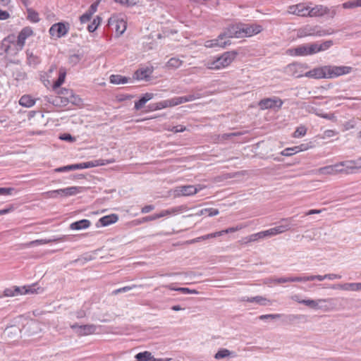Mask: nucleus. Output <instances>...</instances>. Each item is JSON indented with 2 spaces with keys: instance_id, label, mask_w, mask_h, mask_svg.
<instances>
[{
  "instance_id": "nucleus-7",
  "label": "nucleus",
  "mask_w": 361,
  "mask_h": 361,
  "mask_svg": "<svg viewBox=\"0 0 361 361\" xmlns=\"http://www.w3.org/2000/svg\"><path fill=\"white\" fill-rule=\"evenodd\" d=\"M328 78H334L341 75H347L352 71V67L346 66H326Z\"/></svg>"
},
{
  "instance_id": "nucleus-35",
  "label": "nucleus",
  "mask_w": 361,
  "mask_h": 361,
  "mask_svg": "<svg viewBox=\"0 0 361 361\" xmlns=\"http://www.w3.org/2000/svg\"><path fill=\"white\" fill-rule=\"evenodd\" d=\"M102 22V18L99 16H97L93 19L92 23L88 25L87 30L90 32H94Z\"/></svg>"
},
{
  "instance_id": "nucleus-9",
  "label": "nucleus",
  "mask_w": 361,
  "mask_h": 361,
  "mask_svg": "<svg viewBox=\"0 0 361 361\" xmlns=\"http://www.w3.org/2000/svg\"><path fill=\"white\" fill-rule=\"evenodd\" d=\"M204 187L201 185H182L177 187L174 190V195L177 196H188L197 193L202 190Z\"/></svg>"
},
{
  "instance_id": "nucleus-55",
  "label": "nucleus",
  "mask_w": 361,
  "mask_h": 361,
  "mask_svg": "<svg viewBox=\"0 0 361 361\" xmlns=\"http://www.w3.org/2000/svg\"><path fill=\"white\" fill-rule=\"evenodd\" d=\"M263 238H264V233H263V231H261V232L251 235L249 238V240L250 241H255V240H257L258 239Z\"/></svg>"
},
{
  "instance_id": "nucleus-58",
  "label": "nucleus",
  "mask_w": 361,
  "mask_h": 361,
  "mask_svg": "<svg viewBox=\"0 0 361 361\" xmlns=\"http://www.w3.org/2000/svg\"><path fill=\"white\" fill-rule=\"evenodd\" d=\"M274 231H276V234H279V233H282L283 232H285L286 231L288 230V226L286 225V226H276L274 227Z\"/></svg>"
},
{
  "instance_id": "nucleus-34",
  "label": "nucleus",
  "mask_w": 361,
  "mask_h": 361,
  "mask_svg": "<svg viewBox=\"0 0 361 361\" xmlns=\"http://www.w3.org/2000/svg\"><path fill=\"white\" fill-rule=\"evenodd\" d=\"M66 95L68 97L69 103L78 106L82 104V99L79 97V96L75 94L73 91H66Z\"/></svg>"
},
{
  "instance_id": "nucleus-56",
  "label": "nucleus",
  "mask_w": 361,
  "mask_h": 361,
  "mask_svg": "<svg viewBox=\"0 0 361 361\" xmlns=\"http://www.w3.org/2000/svg\"><path fill=\"white\" fill-rule=\"evenodd\" d=\"M59 138L61 140H65V141H68L70 142H73L75 141V137H73L71 134H68V133L61 135L59 137Z\"/></svg>"
},
{
  "instance_id": "nucleus-19",
  "label": "nucleus",
  "mask_w": 361,
  "mask_h": 361,
  "mask_svg": "<svg viewBox=\"0 0 361 361\" xmlns=\"http://www.w3.org/2000/svg\"><path fill=\"white\" fill-rule=\"evenodd\" d=\"M118 219V217L116 214H112L110 215H106L100 218L96 223L95 226L97 228L108 226L112 224L116 223Z\"/></svg>"
},
{
  "instance_id": "nucleus-41",
  "label": "nucleus",
  "mask_w": 361,
  "mask_h": 361,
  "mask_svg": "<svg viewBox=\"0 0 361 361\" xmlns=\"http://www.w3.org/2000/svg\"><path fill=\"white\" fill-rule=\"evenodd\" d=\"M307 133V128L304 126H298L295 132L293 133V137L296 138H299L305 135Z\"/></svg>"
},
{
  "instance_id": "nucleus-13",
  "label": "nucleus",
  "mask_w": 361,
  "mask_h": 361,
  "mask_svg": "<svg viewBox=\"0 0 361 361\" xmlns=\"http://www.w3.org/2000/svg\"><path fill=\"white\" fill-rule=\"evenodd\" d=\"M71 329L75 330V332L78 336H87L94 334L96 331L97 327L94 324L78 325L74 324L71 326Z\"/></svg>"
},
{
  "instance_id": "nucleus-21",
  "label": "nucleus",
  "mask_w": 361,
  "mask_h": 361,
  "mask_svg": "<svg viewBox=\"0 0 361 361\" xmlns=\"http://www.w3.org/2000/svg\"><path fill=\"white\" fill-rule=\"evenodd\" d=\"M113 162H114V161L98 159V160H94V161H92L77 164V166L78 167V169H88V168H92V167L98 166H104L106 164H110V163H113Z\"/></svg>"
},
{
  "instance_id": "nucleus-46",
  "label": "nucleus",
  "mask_w": 361,
  "mask_h": 361,
  "mask_svg": "<svg viewBox=\"0 0 361 361\" xmlns=\"http://www.w3.org/2000/svg\"><path fill=\"white\" fill-rule=\"evenodd\" d=\"M219 236H221V233L214 232L212 233H209V234H207L204 235L197 237V238H198V241L200 242L202 240H208V239H211V238H216V237H219Z\"/></svg>"
},
{
  "instance_id": "nucleus-33",
  "label": "nucleus",
  "mask_w": 361,
  "mask_h": 361,
  "mask_svg": "<svg viewBox=\"0 0 361 361\" xmlns=\"http://www.w3.org/2000/svg\"><path fill=\"white\" fill-rule=\"evenodd\" d=\"M200 97H201L200 94H189V95L183 96V97H177V99H178V104H183L185 102L194 101Z\"/></svg>"
},
{
  "instance_id": "nucleus-39",
  "label": "nucleus",
  "mask_w": 361,
  "mask_h": 361,
  "mask_svg": "<svg viewBox=\"0 0 361 361\" xmlns=\"http://www.w3.org/2000/svg\"><path fill=\"white\" fill-rule=\"evenodd\" d=\"M65 78H66V72L60 71L59 78L54 82V83L53 85V88L56 89V88L59 87L64 82Z\"/></svg>"
},
{
  "instance_id": "nucleus-49",
  "label": "nucleus",
  "mask_w": 361,
  "mask_h": 361,
  "mask_svg": "<svg viewBox=\"0 0 361 361\" xmlns=\"http://www.w3.org/2000/svg\"><path fill=\"white\" fill-rule=\"evenodd\" d=\"M281 317V314H262L259 317L260 320H267V319H275Z\"/></svg>"
},
{
  "instance_id": "nucleus-60",
  "label": "nucleus",
  "mask_w": 361,
  "mask_h": 361,
  "mask_svg": "<svg viewBox=\"0 0 361 361\" xmlns=\"http://www.w3.org/2000/svg\"><path fill=\"white\" fill-rule=\"evenodd\" d=\"M4 294L6 297L15 296L14 287L10 288H6L4 291Z\"/></svg>"
},
{
  "instance_id": "nucleus-29",
  "label": "nucleus",
  "mask_w": 361,
  "mask_h": 361,
  "mask_svg": "<svg viewBox=\"0 0 361 361\" xmlns=\"http://www.w3.org/2000/svg\"><path fill=\"white\" fill-rule=\"evenodd\" d=\"M35 104V100L29 94L23 95L19 100V104L27 108L32 107Z\"/></svg>"
},
{
  "instance_id": "nucleus-8",
  "label": "nucleus",
  "mask_w": 361,
  "mask_h": 361,
  "mask_svg": "<svg viewBox=\"0 0 361 361\" xmlns=\"http://www.w3.org/2000/svg\"><path fill=\"white\" fill-rule=\"evenodd\" d=\"M309 4H312L300 3L289 6L288 7L287 12L289 14L295 15L300 17H307Z\"/></svg>"
},
{
  "instance_id": "nucleus-37",
  "label": "nucleus",
  "mask_w": 361,
  "mask_h": 361,
  "mask_svg": "<svg viewBox=\"0 0 361 361\" xmlns=\"http://www.w3.org/2000/svg\"><path fill=\"white\" fill-rule=\"evenodd\" d=\"M27 63L30 66H36L40 63V59L37 56L34 55L32 53H27Z\"/></svg>"
},
{
  "instance_id": "nucleus-14",
  "label": "nucleus",
  "mask_w": 361,
  "mask_h": 361,
  "mask_svg": "<svg viewBox=\"0 0 361 361\" xmlns=\"http://www.w3.org/2000/svg\"><path fill=\"white\" fill-rule=\"evenodd\" d=\"M326 69V66L315 68L304 73V76L314 79L328 78Z\"/></svg>"
},
{
  "instance_id": "nucleus-5",
  "label": "nucleus",
  "mask_w": 361,
  "mask_h": 361,
  "mask_svg": "<svg viewBox=\"0 0 361 361\" xmlns=\"http://www.w3.org/2000/svg\"><path fill=\"white\" fill-rule=\"evenodd\" d=\"M108 25L115 30L118 36L124 33L127 27V23L121 15H113L109 18Z\"/></svg>"
},
{
  "instance_id": "nucleus-50",
  "label": "nucleus",
  "mask_w": 361,
  "mask_h": 361,
  "mask_svg": "<svg viewBox=\"0 0 361 361\" xmlns=\"http://www.w3.org/2000/svg\"><path fill=\"white\" fill-rule=\"evenodd\" d=\"M137 0H114L115 2L119 3L127 6H132L136 4Z\"/></svg>"
},
{
  "instance_id": "nucleus-40",
  "label": "nucleus",
  "mask_w": 361,
  "mask_h": 361,
  "mask_svg": "<svg viewBox=\"0 0 361 361\" xmlns=\"http://www.w3.org/2000/svg\"><path fill=\"white\" fill-rule=\"evenodd\" d=\"M182 64V61L177 58H171L166 63V66L171 68H177Z\"/></svg>"
},
{
  "instance_id": "nucleus-63",
  "label": "nucleus",
  "mask_w": 361,
  "mask_h": 361,
  "mask_svg": "<svg viewBox=\"0 0 361 361\" xmlns=\"http://www.w3.org/2000/svg\"><path fill=\"white\" fill-rule=\"evenodd\" d=\"M274 230H275L274 228H271L269 230L264 231L263 233H264V238L277 235Z\"/></svg>"
},
{
  "instance_id": "nucleus-3",
  "label": "nucleus",
  "mask_w": 361,
  "mask_h": 361,
  "mask_svg": "<svg viewBox=\"0 0 361 361\" xmlns=\"http://www.w3.org/2000/svg\"><path fill=\"white\" fill-rule=\"evenodd\" d=\"M237 52L235 51L224 52L219 57H214L205 62L204 66L210 70H220L228 67L235 59Z\"/></svg>"
},
{
  "instance_id": "nucleus-48",
  "label": "nucleus",
  "mask_w": 361,
  "mask_h": 361,
  "mask_svg": "<svg viewBox=\"0 0 361 361\" xmlns=\"http://www.w3.org/2000/svg\"><path fill=\"white\" fill-rule=\"evenodd\" d=\"M332 40H326L323 43L319 44V51H324L329 49L333 45Z\"/></svg>"
},
{
  "instance_id": "nucleus-30",
  "label": "nucleus",
  "mask_w": 361,
  "mask_h": 361,
  "mask_svg": "<svg viewBox=\"0 0 361 361\" xmlns=\"http://www.w3.org/2000/svg\"><path fill=\"white\" fill-rule=\"evenodd\" d=\"M325 300L319 299V300H312V299H307V300H302L300 302V304H303L310 308L312 310H319L320 309L319 302H325Z\"/></svg>"
},
{
  "instance_id": "nucleus-45",
  "label": "nucleus",
  "mask_w": 361,
  "mask_h": 361,
  "mask_svg": "<svg viewBox=\"0 0 361 361\" xmlns=\"http://www.w3.org/2000/svg\"><path fill=\"white\" fill-rule=\"evenodd\" d=\"M307 45H308V51H309L310 55H312V54H317L318 52H320L319 48V44L311 43V44H307Z\"/></svg>"
},
{
  "instance_id": "nucleus-42",
  "label": "nucleus",
  "mask_w": 361,
  "mask_h": 361,
  "mask_svg": "<svg viewBox=\"0 0 361 361\" xmlns=\"http://www.w3.org/2000/svg\"><path fill=\"white\" fill-rule=\"evenodd\" d=\"M53 102L56 105L61 104L62 106H66L68 104H69L68 97L67 95L66 97L59 96L56 97Z\"/></svg>"
},
{
  "instance_id": "nucleus-53",
  "label": "nucleus",
  "mask_w": 361,
  "mask_h": 361,
  "mask_svg": "<svg viewBox=\"0 0 361 361\" xmlns=\"http://www.w3.org/2000/svg\"><path fill=\"white\" fill-rule=\"evenodd\" d=\"M92 16V15L91 14V13L86 11L84 14H82L80 16V20L81 23H85L90 20Z\"/></svg>"
},
{
  "instance_id": "nucleus-64",
  "label": "nucleus",
  "mask_w": 361,
  "mask_h": 361,
  "mask_svg": "<svg viewBox=\"0 0 361 361\" xmlns=\"http://www.w3.org/2000/svg\"><path fill=\"white\" fill-rule=\"evenodd\" d=\"M10 14L6 11H2L0 9V20H4L9 18Z\"/></svg>"
},
{
  "instance_id": "nucleus-2",
  "label": "nucleus",
  "mask_w": 361,
  "mask_h": 361,
  "mask_svg": "<svg viewBox=\"0 0 361 361\" xmlns=\"http://www.w3.org/2000/svg\"><path fill=\"white\" fill-rule=\"evenodd\" d=\"M334 33L331 28H325L318 25H305L299 28L297 31V36L299 38L306 37H322Z\"/></svg>"
},
{
  "instance_id": "nucleus-27",
  "label": "nucleus",
  "mask_w": 361,
  "mask_h": 361,
  "mask_svg": "<svg viewBox=\"0 0 361 361\" xmlns=\"http://www.w3.org/2000/svg\"><path fill=\"white\" fill-rule=\"evenodd\" d=\"M153 98V94L145 93L138 101L135 102L134 108L135 110L141 109L145 104Z\"/></svg>"
},
{
  "instance_id": "nucleus-1",
  "label": "nucleus",
  "mask_w": 361,
  "mask_h": 361,
  "mask_svg": "<svg viewBox=\"0 0 361 361\" xmlns=\"http://www.w3.org/2000/svg\"><path fill=\"white\" fill-rule=\"evenodd\" d=\"M355 169H361V159L345 161L334 165L326 166L318 169L317 173L322 175H336L338 173H349Z\"/></svg>"
},
{
  "instance_id": "nucleus-54",
  "label": "nucleus",
  "mask_w": 361,
  "mask_h": 361,
  "mask_svg": "<svg viewBox=\"0 0 361 361\" xmlns=\"http://www.w3.org/2000/svg\"><path fill=\"white\" fill-rule=\"evenodd\" d=\"M343 7L344 8H353L355 7H358L357 5V0L349 1L343 4Z\"/></svg>"
},
{
  "instance_id": "nucleus-59",
  "label": "nucleus",
  "mask_w": 361,
  "mask_h": 361,
  "mask_svg": "<svg viewBox=\"0 0 361 361\" xmlns=\"http://www.w3.org/2000/svg\"><path fill=\"white\" fill-rule=\"evenodd\" d=\"M296 154L295 152L294 151L293 148L291 147V148H286L285 149H283L281 152V154L283 155V156H291L293 154Z\"/></svg>"
},
{
  "instance_id": "nucleus-52",
  "label": "nucleus",
  "mask_w": 361,
  "mask_h": 361,
  "mask_svg": "<svg viewBox=\"0 0 361 361\" xmlns=\"http://www.w3.org/2000/svg\"><path fill=\"white\" fill-rule=\"evenodd\" d=\"M310 147V146L308 144H301V145L295 146L293 148L294 151L295 152V153H298L299 152L307 150Z\"/></svg>"
},
{
  "instance_id": "nucleus-20",
  "label": "nucleus",
  "mask_w": 361,
  "mask_h": 361,
  "mask_svg": "<svg viewBox=\"0 0 361 361\" xmlns=\"http://www.w3.org/2000/svg\"><path fill=\"white\" fill-rule=\"evenodd\" d=\"M33 35V30L30 27H25L22 29V30L20 32L18 39H17V44L19 45L21 48L24 46L25 40L29 37L32 36Z\"/></svg>"
},
{
  "instance_id": "nucleus-11",
  "label": "nucleus",
  "mask_w": 361,
  "mask_h": 361,
  "mask_svg": "<svg viewBox=\"0 0 361 361\" xmlns=\"http://www.w3.org/2000/svg\"><path fill=\"white\" fill-rule=\"evenodd\" d=\"M283 104V102L281 99L274 97L261 100L259 102V106L260 109L263 110L274 108H277L279 109H281Z\"/></svg>"
},
{
  "instance_id": "nucleus-28",
  "label": "nucleus",
  "mask_w": 361,
  "mask_h": 361,
  "mask_svg": "<svg viewBox=\"0 0 361 361\" xmlns=\"http://www.w3.org/2000/svg\"><path fill=\"white\" fill-rule=\"evenodd\" d=\"M185 209L186 207L181 205L180 207H176L171 209L163 210L159 212V216L160 218L166 215H176L178 214L182 213L183 211L185 210Z\"/></svg>"
},
{
  "instance_id": "nucleus-44",
  "label": "nucleus",
  "mask_w": 361,
  "mask_h": 361,
  "mask_svg": "<svg viewBox=\"0 0 361 361\" xmlns=\"http://www.w3.org/2000/svg\"><path fill=\"white\" fill-rule=\"evenodd\" d=\"M137 287V286L136 285H131V286H124V287L118 288L116 290H114L113 291V294L117 295V294H118L120 293H126V292L131 290H133V289H134V288H135Z\"/></svg>"
},
{
  "instance_id": "nucleus-36",
  "label": "nucleus",
  "mask_w": 361,
  "mask_h": 361,
  "mask_svg": "<svg viewBox=\"0 0 361 361\" xmlns=\"http://www.w3.org/2000/svg\"><path fill=\"white\" fill-rule=\"evenodd\" d=\"M27 18L32 23H38L40 20L39 14L32 8H27Z\"/></svg>"
},
{
  "instance_id": "nucleus-31",
  "label": "nucleus",
  "mask_w": 361,
  "mask_h": 361,
  "mask_svg": "<svg viewBox=\"0 0 361 361\" xmlns=\"http://www.w3.org/2000/svg\"><path fill=\"white\" fill-rule=\"evenodd\" d=\"M333 289H341L344 290L357 291V283H345L343 284H337L332 286Z\"/></svg>"
},
{
  "instance_id": "nucleus-47",
  "label": "nucleus",
  "mask_w": 361,
  "mask_h": 361,
  "mask_svg": "<svg viewBox=\"0 0 361 361\" xmlns=\"http://www.w3.org/2000/svg\"><path fill=\"white\" fill-rule=\"evenodd\" d=\"M170 290H176L178 291L183 294H192V293H197V292L195 290H191L188 288H172Z\"/></svg>"
},
{
  "instance_id": "nucleus-61",
  "label": "nucleus",
  "mask_w": 361,
  "mask_h": 361,
  "mask_svg": "<svg viewBox=\"0 0 361 361\" xmlns=\"http://www.w3.org/2000/svg\"><path fill=\"white\" fill-rule=\"evenodd\" d=\"M290 282H305L306 281L305 276H291L289 277Z\"/></svg>"
},
{
  "instance_id": "nucleus-16",
  "label": "nucleus",
  "mask_w": 361,
  "mask_h": 361,
  "mask_svg": "<svg viewBox=\"0 0 361 361\" xmlns=\"http://www.w3.org/2000/svg\"><path fill=\"white\" fill-rule=\"evenodd\" d=\"M329 11V9L323 5H316L314 7H311L309 5L307 17H321L327 14Z\"/></svg>"
},
{
  "instance_id": "nucleus-17",
  "label": "nucleus",
  "mask_w": 361,
  "mask_h": 361,
  "mask_svg": "<svg viewBox=\"0 0 361 361\" xmlns=\"http://www.w3.org/2000/svg\"><path fill=\"white\" fill-rule=\"evenodd\" d=\"M286 54L293 56H309L308 45L307 44H301L294 48L288 49Z\"/></svg>"
},
{
  "instance_id": "nucleus-18",
  "label": "nucleus",
  "mask_w": 361,
  "mask_h": 361,
  "mask_svg": "<svg viewBox=\"0 0 361 361\" xmlns=\"http://www.w3.org/2000/svg\"><path fill=\"white\" fill-rule=\"evenodd\" d=\"M225 39L231 41V38H242V35L240 34V28L238 25H232L228 27L223 32Z\"/></svg>"
},
{
  "instance_id": "nucleus-43",
  "label": "nucleus",
  "mask_w": 361,
  "mask_h": 361,
  "mask_svg": "<svg viewBox=\"0 0 361 361\" xmlns=\"http://www.w3.org/2000/svg\"><path fill=\"white\" fill-rule=\"evenodd\" d=\"M78 167L76 164L67 165L65 166L59 167L55 169L56 172H66L68 171L77 170Z\"/></svg>"
},
{
  "instance_id": "nucleus-15",
  "label": "nucleus",
  "mask_w": 361,
  "mask_h": 361,
  "mask_svg": "<svg viewBox=\"0 0 361 361\" xmlns=\"http://www.w3.org/2000/svg\"><path fill=\"white\" fill-rule=\"evenodd\" d=\"M302 68V66L300 63H291L285 67L284 72L288 75L300 78L304 76Z\"/></svg>"
},
{
  "instance_id": "nucleus-4",
  "label": "nucleus",
  "mask_w": 361,
  "mask_h": 361,
  "mask_svg": "<svg viewBox=\"0 0 361 361\" xmlns=\"http://www.w3.org/2000/svg\"><path fill=\"white\" fill-rule=\"evenodd\" d=\"M83 188L78 186H71L66 188L51 190L47 193V195L51 198L70 197L75 195L82 191Z\"/></svg>"
},
{
  "instance_id": "nucleus-6",
  "label": "nucleus",
  "mask_w": 361,
  "mask_h": 361,
  "mask_svg": "<svg viewBox=\"0 0 361 361\" xmlns=\"http://www.w3.org/2000/svg\"><path fill=\"white\" fill-rule=\"evenodd\" d=\"M69 29L70 25L68 23L59 22L52 25L49 32L51 37L61 38L67 35Z\"/></svg>"
},
{
  "instance_id": "nucleus-24",
  "label": "nucleus",
  "mask_w": 361,
  "mask_h": 361,
  "mask_svg": "<svg viewBox=\"0 0 361 361\" xmlns=\"http://www.w3.org/2000/svg\"><path fill=\"white\" fill-rule=\"evenodd\" d=\"M150 71L149 69H138L136 71L134 74L133 75V78H131V80H147L148 78H149Z\"/></svg>"
},
{
  "instance_id": "nucleus-32",
  "label": "nucleus",
  "mask_w": 361,
  "mask_h": 361,
  "mask_svg": "<svg viewBox=\"0 0 361 361\" xmlns=\"http://www.w3.org/2000/svg\"><path fill=\"white\" fill-rule=\"evenodd\" d=\"M176 105H178L177 97L159 102V109Z\"/></svg>"
},
{
  "instance_id": "nucleus-26",
  "label": "nucleus",
  "mask_w": 361,
  "mask_h": 361,
  "mask_svg": "<svg viewBox=\"0 0 361 361\" xmlns=\"http://www.w3.org/2000/svg\"><path fill=\"white\" fill-rule=\"evenodd\" d=\"M109 80L112 84L121 85L131 82V78L121 75H111L109 78Z\"/></svg>"
},
{
  "instance_id": "nucleus-25",
  "label": "nucleus",
  "mask_w": 361,
  "mask_h": 361,
  "mask_svg": "<svg viewBox=\"0 0 361 361\" xmlns=\"http://www.w3.org/2000/svg\"><path fill=\"white\" fill-rule=\"evenodd\" d=\"M35 285L30 286H14L15 296L18 295H23L26 293H38L37 290L35 288Z\"/></svg>"
},
{
  "instance_id": "nucleus-51",
  "label": "nucleus",
  "mask_w": 361,
  "mask_h": 361,
  "mask_svg": "<svg viewBox=\"0 0 361 361\" xmlns=\"http://www.w3.org/2000/svg\"><path fill=\"white\" fill-rule=\"evenodd\" d=\"M14 189L12 188H0V195L8 196L12 195Z\"/></svg>"
},
{
  "instance_id": "nucleus-38",
  "label": "nucleus",
  "mask_w": 361,
  "mask_h": 361,
  "mask_svg": "<svg viewBox=\"0 0 361 361\" xmlns=\"http://www.w3.org/2000/svg\"><path fill=\"white\" fill-rule=\"evenodd\" d=\"M231 354V352L226 348H222L218 350V352L215 354L214 358L216 360L223 359L228 357Z\"/></svg>"
},
{
  "instance_id": "nucleus-12",
  "label": "nucleus",
  "mask_w": 361,
  "mask_h": 361,
  "mask_svg": "<svg viewBox=\"0 0 361 361\" xmlns=\"http://www.w3.org/2000/svg\"><path fill=\"white\" fill-rule=\"evenodd\" d=\"M240 34L242 35V37H250L253 35L259 33L262 30V27L259 25H243L240 24Z\"/></svg>"
},
{
  "instance_id": "nucleus-62",
  "label": "nucleus",
  "mask_w": 361,
  "mask_h": 361,
  "mask_svg": "<svg viewBox=\"0 0 361 361\" xmlns=\"http://www.w3.org/2000/svg\"><path fill=\"white\" fill-rule=\"evenodd\" d=\"M276 283H283L290 282L289 277L276 278L272 280Z\"/></svg>"
},
{
  "instance_id": "nucleus-22",
  "label": "nucleus",
  "mask_w": 361,
  "mask_h": 361,
  "mask_svg": "<svg viewBox=\"0 0 361 361\" xmlns=\"http://www.w3.org/2000/svg\"><path fill=\"white\" fill-rule=\"evenodd\" d=\"M242 300L249 302H256L262 306H267V305H271V301L269 300H268L266 298L261 296V295H257V296L251 297V298L243 297L242 298Z\"/></svg>"
},
{
  "instance_id": "nucleus-23",
  "label": "nucleus",
  "mask_w": 361,
  "mask_h": 361,
  "mask_svg": "<svg viewBox=\"0 0 361 361\" xmlns=\"http://www.w3.org/2000/svg\"><path fill=\"white\" fill-rule=\"evenodd\" d=\"M91 225V222L87 219H82L80 221H75L70 225L71 230H82L89 228Z\"/></svg>"
},
{
  "instance_id": "nucleus-57",
  "label": "nucleus",
  "mask_w": 361,
  "mask_h": 361,
  "mask_svg": "<svg viewBox=\"0 0 361 361\" xmlns=\"http://www.w3.org/2000/svg\"><path fill=\"white\" fill-rule=\"evenodd\" d=\"M322 118L335 121L336 120V117L334 114H318Z\"/></svg>"
},
{
  "instance_id": "nucleus-10",
  "label": "nucleus",
  "mask_w": 361,
  "mask_h": 361,
  "mask_svg": "<svg viewBox=\"0 0 361 361\" xmlns=\"http://www.w3.org/2000/svg\"><path fill=\"white\" fill-rule=\"evenodd\" d=\"M230 44L231 41L225 39L224 35H223L222 33H221L217 38L207 40L204 43V46L207 48H225Z\"/></svg>"
}]
</instances>
